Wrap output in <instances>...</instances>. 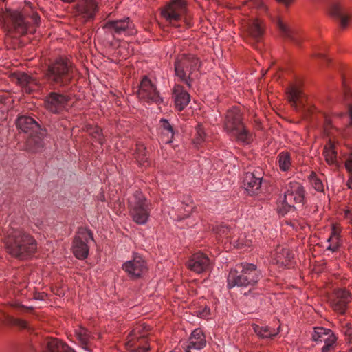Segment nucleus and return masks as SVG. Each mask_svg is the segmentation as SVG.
Instances as JSON below:
<instances>
[{
	"mask_svg": "<svg viewBox=\"0 0 352 352\" xmlns=\"http://www.w3.org/2000/svg\"><path fill=\"white\" fill-rule=\"evenodd\" d=\"M122 270L131 278H140L147 271V265L144 259L139 254L133 255L131 260L122 264Z\"/></svg>",
	"mask_w": 352,
	"mask_h": 352,
	"instance_id": "nucleus-11",
	"label": "nucleus"
},
{
	"mask_svg": "<svg viewBox=\"0 0 352 352\" xmlns=\"http://www.w3.org/2000/svg\"><path fill=\"white\" fill-rule=\"evenodd\" d=\"M329 13L333 17L339 21L340 25L342 28H345L348 25L349 18L342 13L341 8L338 4L333 3L331 6Z\"/></svg>",
	"mask_w": 352,
	"mask_h": 352,
	"instance_id": "nucleus-28",
	"label": "nucleus"
},
{
	"mask_svg": "<svg viewBox=\"0 0 352 352\" xmlns=\"http://www.w3.org/2000/svg\"><path fill=\"white\" fill-rule=\"evenodd\" d=\"M347 186L349 188L352 189V174L350 175L347 182Z\"/></svg>",
	"mask_w": 352,
	"mask_h": 352,
	"instance_id": "nucleus-49",
	"label": "nucleus"
},
{
	"mask_svg": "<svg viewBox=\"0 0 352 352\" xmlns=\"http://www.w3.org/2000/svg\"><path fill=\"white\" fill-rule=\"evenodd\" d=\"M210 264L208 256L199 252L192 256L187 263V266L191 271L201 274L209 268Z\"/></svg>",
	"mask_w": 352,
	"mask_h": 352,
	"instance_id": "nucleus-16",
	"label": "nucleus"
},
{
	"mask_svg": "<svg viewBox=\"0 0 352 352\" xmlns=\"http://www.w3.org/2000/svg\"><path fill=\"white\" fill-rule=\"evenodd\" d=\"M137 158H138V160L140 161V162H144V159L141 158L140 155H138Z\"/></svg>",
	"mask_w": 352,
	"mask_h": 352,
	"instance_id": "nucleus-54",
	"label": "nucleus"
},
{
	"mask_svg": "<svg viewBox=\"0 0 352 352\" xmlns=\"http://www.w3.org/2000/svg\"><path fill=\"white\" fill-rule=\"evenodd\" d=\"M36 250V241L30 236L23 233V254L25 252L27 256H30Z\"/></svg>",
	"mask_w": 352,
	"mask_h": 352,
	"instance_id": "nucleus-36",
	"label": "nucleus"
},
{
	"mask_svg": "<svg viewBox=\"0 0 352 352\" xmlns=\"http://www.w3.org/2000/svg\"><path fill=\"white\" fill-rule=\"evenodd\" d=\"M312 338L315 342L324 344L322 352H328L336 341V337L331 330L320 327L315 328Z\"/></svg>",
	"mask_w": 352,
	"mask_h": 352,
	"instance_id": "nucleus-15",
	"label": "nucleus"
},
{
	"mask_svg": "<svg viewBox=\"0 0 352 352\" xmlns=\"http://www.w3.org/2000/svg\"><path fill=\"white\" fill-rule=\"evenodd\" d=\"M149 329V326L144 324L139 325L134 329L129 336L126 343V348L132 351H148L149 347L144 345L142 341L144 340L146 332Z\"/></svg>",
	"mask_w": 352,
	"mask_h": 352,
	"instance_id": "nucleus-9",
	"label": "nucleus"
},
{
	"mask_svg": "<svg viewBox=\"0 0 352 352\" xmlns=\"http://www.w3.org/2000/svg\"><path fill=\"white\" fill-rule=\"evenodd\" d=\"M23 133L26 135L27 146L32 152H39L44 146L45 132L31 117L23 116Z\"/></svg>",
	"mask_w": 352,
	"mask_h": 352,
	"instance_id": "nucleus-4",
	"label": "nucleus"
},
{
	"mask_svg": "<svg viewBox=\"0 0 352 352\" xmlns=\"http://www.w3.org/2000/svg\"><path fill=\"white\" fill-rule=\"evenodd\" d=\"M186 12V2L184 0H173L162 11V16L171 24L178 21L181 16Z\"/></svg>",
	"mask_w": 352,
	"mask_h": 352,
	"instance_id": "nucleus-13",
	"label": "nucleus"
},
{
	"mask_svg": "<svg viewBox=\"0 0 352 352\" xmlns=\"http://www.w3.org/2000/svg\"><path fill=\"white\" fill-rule=\"evenodd\" d=\"M96 133V135L94 136L96 138H98V141L100 142V143H101V139H100V133H101V131L100 129L97 128L95 131Z\"/></svg>",
	"mask_w": 352,
	"mask_h": 352,
	"instance_id": "nucleus-47",
	"label": "nucleus"
},
{
	"mask_svg": "<svg viewBox=\"0 0 352 352\" xmlns=\"http://www.w3.org/2000/svg\"><path fill=\"white\" fill-rule=\"evenodd\" d=\"M28 16L32 19V21L34 23H38L40 19V16L38 13L32 10V6L30 2L23 1V16ZM25 21H23V25Z\"/></svg>",
	"mask_w": 352,
	"mask_h": 352,
	"instance_id": "nucleus-39",
	"label": "nucleus"
},
{
	"mask_svg": "<svg viewBox=\"0 0 352 352\" xmlns=\"http://www.w3.org/2000/svg\"><path fill=\"white\" fill-rule=\"evenodd\" d=\"M104 29L112 34H123L125 36L133 35L136 33L134 24L129 17L109 21L104 26Z\"/></svg>",
	"mask_w": 352,
	"mask_h": 352,
	"instance_id": "nucleus-10",
	"label": "nucleus"
},
{
	"mask_svg": "<svg viewBox=\"0 0 352 352\" xmlns=\"http://www.w3.org/2000/svg\"><path fill=\"white\" fill-rule=\"evenodd\" d=\"M10 21L15 32L10 31V36L19 37L22 34V16L20 11H12L9 13Z\"/></svg>",
	"mask_w": 352,
	"mask_h": 352,
	"instance_id": "nucleus-24",
	"label": "nucleus"
},
{
	"mask_svg": "<svg viewBox=\"0 0 352 352\" xmlns=\"http://www.w3.org/2000/svg\"><path fill=\"white\" fill-rule=\"evenodd\" d=\"M196 138L194 140V143L197 145L201 144L205 140V131L202 125H198L196 129Z\"/></svg>",
	"mask_w": 352,
	"mask_h": 352,
	"instance_id": "nucleus-43",
	"label": "nucleus"
},
{
	"mask_svg": "<svg viewBox=\"0 0 352 352\" xmlns=\"http://www.w3.org/2000/svg\"><path fill=\"white\" fill-rule=\"evenodd\" d=\"M97 0H85L80 7V14L87 19H91L96 11Z\"/></svg>",
	"mask_w": 352,
	"mask_h": 352,
	"instance_id": "nucleus-26",
	"label": "nucleus"
},
{
	"mask_svg": "<svg viewBox=\"0 0 352 352\" xmlns=\"http://www.w3.org/2000/svg\"><path fill=\"white\" fill-rule=\"evenodd\" d=\"M323 155L329 164H334L336 163L335 145L331 140H329L328 144L324 146Z\"/></svg>",
	"mask_w": 352,
	"mask_h": 352,
	"instance_id": "nucleus-33",
	"label": "nucleus"
},
{
	"mask_svg": "<svg viewBox=\"0 0 352 352\" xmlns=\"http://www.w3.org/2000/svg\"><path fill=\"white\" fill-rule=\"evenodd\" d=\"M139 149H140H140L144 150V147H143V146H140V147L139 148Z\"/></svg>",
	"mask_w": 352,
	"mask_h": 352,
	"instance_id": "nucleus-59",
	"label": "nucleus"
},
{
	"mask_svg": "<svg viewBox=\"0 0 352 352\" xmlns=\"http://www.w3.org/2000/svg\"><path fill=\"white\" fill-rule=\"evenodd\" d=\"M12 324H15V325H19L20 324V320H18V319H13L12 321Z\"/></svg>",
	"mask_w": 352,
	"mask_h": 352,
	"instance_id": "nucleus-52",
	"label": "nucleus"
},
{
	"mask_svg": "<svg viewBox=\"0 0 352 352\" xmlns=\"http://www.w3.org/2000/svg\"><path fill=\"white\" fill-rule=\"evenodd\" d=\"M278 1L280 3L285 4V5H288L292 1V0H278Z\"/></svg>",
	"mask_w": 352,
	"mask_h": 352,
	"instance_id": "nucleus-51",
	"label": "nucleus"
},
{
	"mask_svg": "<svg viewBox=\"0 0 352 352\" xmlns=\"http://www.w3.org/2000/svg\"><path fill=\"white\" fill-rule=\"evenodd\" d=\"M94 240L90 230L80 229L74 238L72 245V252L78 259H85L89 252V243Z\"/></svg>",
	"mask_w": 352,
	"mask_h": 352,
	"instance_id": "nucleus-7",
	"label": "nucleus"
},
{
	"mask_svg": "<svg viewBox=\"0 0 352 352\" xmlns=\"http://www.w3.org/2000/svg\"><path fill=\"white\" fill-rule=\"evenodd\" d=\"M248 34L255 40H258L263 35V28L261 22L257 19H252L245 27Z\"/></svg>",
	"mask_w": 352,
	"mask_h": 352,
	"instance_id": "nucleus-22",
	"label": "nucleus"
},
{
	"mask_svg": "<svg viewBox=\"0 0 352 352\" xmlns=\"http://www.w3.org/2000/svg\"><path fill=\"white\" fill-rule=\"evenodd\" d=\"M36 298L38 299V298ZM39 300H44L43 296H42L41 298H39Z\"/></svg>",
	"mask_w": 352,
	"mask_h": 352,
	"instance_id": "nucleus-57",
	"label": "nucleus"
},
{
	"mask_svg": "<svg viewBox=\"0 0 352 352\" xmlns=\"http://www.w3.org/2000/svg\"><path fill=\"white\" fill-rule=\"evenodd\" d=\"M193 208L194 206L192 203H181L177 206L176 210L173 208L171 211H168V213L176 221V226L182 229L194 225L195 220L191 217Z\"/></svg>",
	"mask_w": 352,
	"mask_h": 352,
	"instance_id": "nucleus-8",
	"label": "nucleus"
},
{
	"mask_svg": "<svg viewBox=\"0 0 352 352\" xmlns=\"http://www.w3.org/2000/svg\"><path fill=\"white\" fill-rule=\"evenodd\" d=\"M305 198L302 186L296 182H289L285 187L283 197L278 201L277 210L281 215H285L295 204H302Z\"/></svg>",
	"mask_w": 352,
	"mask_h": 352,
	"instance_id": "nucleus-3",
	"label": "nucleus"
},
{
	"mask_svg": "<svg viewBox=\"0 0 352 352\" xmlns=\"http://www.w3.org/2000/svg\"><path fill=\"white\" fill-rule=\"evenodd\" d=\"M239 268H241L240 274L236 270H231L228 274L227 282L228 288L234 287H248L255 285L260 279L261 272L257 267L252 263H242Z\"/></svg>",
	"mask_w": 352,
	"mask_h": 352,
	"instance_id": "nucleus-1",
	"label": "nucleus"
},
{
	"mask_svg": "<svg viewBox=\"0 0 352 352\" xmlns=\"http://www.w3.org/2000/svg\"><path fill=\"white\" fill-rule=\"evenodd\" d=\"M277 163L282 171H287L292 166V158L289 153L280 152L277 157Z\"/></svg>",
	"mask_w": 352,
	"mask_h": 352,
	"instance_id": "nucleus-32",
	"label": "nucleus"
},
{
	"mask_svg": "<svg viewBox=\"0 0 352 352\" xmlns=\"http://www.w3.org/2000/svg\"><path fill=\"white\" fill-rule=\"evenodd\" d=\"M350 300L351 296L349 293L346 290L340 289L338 291L336 298L331 302L332 307L335 311L340 314H344Z\"/></svg>",
	"mask_w": 352,
	"mask_h": 352,
	"instance_id": "nucleus-19",
	"label": "nucleus"
},
{
	"mask_svg": "<svg viewBox=\"0 0 352 352\" xmlns=\"http://www.w3.org/2000/svg\"><path fill=\"white\" fill-rule=\"evenodd\" d=\"M347 116L349 117L350 124L352 125V105H348Z\"/></svg>",
	"mask_w": 352,
	"mask_h": 352,
	"instance_id": "nucleus-46",
	"label": "nucleus"
},
{
	"mask_svg": "<svg viewBox=\"0 0 352 352\" xmlns=\"http://www.w3.org/2000/svg\"><path fill=\"white\" fill-rule=\"evenodd\" d=\"M69 98L62 94L52 93L47 98V109L57 113L64 109L69 105Z\"/></svg>",
	"mask_w": 352,
	"mask_h": 352,
	"instance_id": "nucleus-17",
	"label": "nucleus"
},
{
	"mask_svg": "<svg viewBox=\"0 0 352 352\" xmlns=\"http://www.w3.org/2000/svg\"><path fill=\"white\" fill-rule=\"evenodd\" d=\"M315 56H316L318 58L329 60V58L327 57H326L324 54H322V53H318V54H316Z\"/></svg>",
	"mask_w": 352,
	"mask_h": 352,
	"instance_id": "nucleus-48",
	"label": "nucleus"
},
{
	"mask_svg": "<svg viewBox=\"0 0 352 352\" xmlns=\"http://www.w3.org/2000/svg\"><path fill=\"white\" fill-rule=\"evenodd\" d=\"M23 329L25 328V322L23 321Z\"/></svg>",
	"mask_w": 352,
	"mask_h": 352,
	"instance_id": "nucleus-58",
	"label": "nucleus"
},
{
	"mask_svg": "<svg viewBox=\"0 0 352 352\" xmlns=\"http://www.w3.org/2000/svg\"><path fill=\"white\" fill-rule=\"evenodd\" d=\"M199 67V60L193 55H184L178 58L175 64L176 75L188 86L190 85V79L193 78L191 76Z\"/></svg>",
	"mask_w": 352,
	"mask_h": 352,
	"instance_id": "nucleus-6",
	"label": "nucleus"
},
{
	"mask_svg": "<svg viewBox=\"0 0 352 352\" xmlns=\"http://www.w3.org/2000/svg\"><path fill=\"white\" fill-rule=\"evenodd\" d=\"M8 252L15 257H20L22 254V248L20 239H16L14 236H9L6 241Z\"/></svg>",
	"mask_w": 352,
	"mask_h": 352,
	"instance_id": "nucleus-27",
	"label": "nucleus"
},
{
	"mask_svg": "<svg viewBox=\"0 0 352 352\" xmlns=\"http://www.w3.org/2000/svg\"><path fill=\"white\" fill-rule=\"evenodd\" d=\"M117 53L124 58H126L128 56L133 54V50L130 48V44L123 43L121 45L119 46Z\"/></svg>",
	"mask_w": 352,
	"mask_h": 352,
	"instance_id": "nucleus-42",
	"label": "nucleus"
},
{
	"mask_svg": "<svg viewBox=\"0 0 352 352\" xmlns=\"http://www.w3.org/2000/svg\"><path fill=\"white\" fill-rule=\"evenodd\" d=\"M349 214H350V212L349 210L346 211V212H345L346 217H348Z\"/></svg>",
	"mask_w": 352,
	"mask_h": 352,
	"instance_id": "nucleus-56",
	"label": "nucleus"
},
{
	"mask_svg": "<svg viewBox=\"0 0 352 352\" xmlns=\"http://www.w3.org/2000/svg\"><path fill=\"white\" fill-rule=\"evenodd\" d=\"M224 127L228 133L236 136L243 144H248L252 140V135L243 126L241 114L237 107H233L227 112Z\"/></svg>",
	"mask_w": 352,
	"mask_h": 352,
	"instance_id": "nucleus-2",
	"label": "nucleus"
},
{
	"mask_svg": "<svg viewBox=\"0 0 352 352\" xmlns=\"http://www.w3.org/2000/svg\"><path fill=\"white\" fill-rule=\"evenodd\" d=\"M21 116H18V118L16 121V125L19 129H21Z\"/></svg>",
	"mask_w": 352,
	"mask_h": 352,
	"instance_id": "nucleus-50",
	"label": "nucleus"
},
{
	"mask_svg": "<svg viewBox=\"0 0 352 352\" xmlns=\"http://www.w3.org/2000/svg\"><path fill=\"white\" fill-rule=\"evenodd\" d=\"M200 317L207 318L210 316V309L208 307H204L201 311L199 312Z\"/></svg>",
	"mask_w": 352,
	"mask_h": 352,
	"instance_id": "nucleus-44",
	"label": "nucleus"
},
{
	"mask_svg": "<svg viewBox=\"0 0 352 352\" xmlns=\"http://www.w3.org/2000/svg\"><path fill=\"white\" fill-rule=\"evenodd\" d=\"M310 184L311 186L318 192H322L324 188V185L322 180L318 178L315 174L312 173L309 177Z\"/></svg>",
	"mask_w": 352,
	"mask_h": 352,
	"instance_id": "nucleus-41",
	"label": "nucleus"
},
{
	"mask_svg": "<svg viewBox=\"0 0 352 352\" xmlns=\"http://www.w3.org/2000/svg\"><path fill=\"white\" fill-rule=\"evenodd\" d=\"M228 230V228H223V230H222V232L224 234V233H226V230Z\"/></svg>",
	"mask_w": 352,
	"mask_h": 352,
	"instance_id": "nucleus-55",
	"label": "nucleus"
},
{
	"mask_svg": "<svg viewBox=\"0 0 352 352\" xmlns=\"http://www.w3.org/2000/svg\"><path fill=\"white\" fill-rule=\"evenodd\" d=\"M345 168L347 170V171L350 173V175L352 174V160H348L345 162Z\"/></svg>",
	"mask_w": 352,
	"mask_h": 352,
	"instance_id": "nucleus-45",
	"label": "nucleus"
},
{
	"mask_svg": "<svg viewBox=\"0 0 352 352\" xmlns=\"http://www.w3.org/2000/svg\"><path fill=\"white\" fill-rule=\"evenodd\" d=\"M262 177L253 173H246L244 175L243 184L245 190L250 194L256 193L261 188Z\"/></svg>",
	"mask_w": 352,
	"mask_h": 352,
	"instance_id": "nucleus-18",
	"label": "nucleus"
},
{
	"mask_svg": "<svg viewBox=\"0 0 352 352\" xmlns=\"http://www.w3.org/2000/svg\"><path fill=\"white\" fill-rule=\"evenodd\" d=\"M188 348L200 350L206 345V337L201 329H195L191 333L188 340L186 342Z\"/></svg>",
	"mask_w": 352,
	"mask_h": 352,
	"instance_id": "nucleus-21",
	"label": "nucleus"
},
{
	"mask_svg": "<svg viewBox=\"0 0 352 352\" xmlns=\"http://www.w3.org/2000/svg\"><path fill=\"white\" fill-rule=\"evenodd\" d=\"M76 336L82 346V349L85 351H90L88 344L90 343L92 336L90 335L87 329L84 327H79L76 330Z\"/></svg>",
	"mask_w": 352,
	"mask_h": 352,
	"instance_id": "nucleus-30",
	"label": "nucleus"
},
{
	"mask_svg": "<svg viewBox=\"0 0 352 352\" xmlns=\"http://www.w3.org/2000/svg\"><path fill=\"white\" fill-rule=\"evenodd\" d=\"M46 346L50 352H74L67 344L56 338L47 340Z\"/></svg>",
	"mask_w": 352,
	"mask_h": 352,
	"instance_id": "nucleus-25",
	"label": "nucleus"
},
{
	"mask_svg": "<svg viewBox=\"0 0 352 352\" xmlns=\"http://www.w3.org/2000/svg\"><path fill=\"white\" fill-rule=\"evenodd\" d=\"M23 92L30 93L36 85L35 80L23 73Z\"/></svg>",
	"mask_w": 352,
	"mask_h": 352,
	"instance_id": "nucleus-40",
	"label": "nucleus"
},
{
	"mask_svg": "<svg viewBox=\"0 0 352 352\" xmlns=\"http://www.w3.org/2000/svg\"><path fill=\"white\" fill-rule=\"evenodd\" d=\"M302 96L303 94L300 89L296 86L291 87L288 91L289 101L294 104H296L298 102L301 103Z\"/></svg>",
	"mask_w": 352,
	"mask_h": 352,
	"instance_id": "nucleus-38",
	"label": "nucleus"
},
{
	"mask_svg": "<svg viewBox=\"0 0 352 352\" xmlns=\"http://www.w3.org/2000/svg\"><path fill=\"white\" fill-rule=\"evenodd\" d=\"M138 95L140 99L147 102L157 103L162 101L155 86L146 76L144 77L141 81Z\"/></svg>",
	"mask_w": 352,
	"mask_h": 352,
	"instance_id": "nucleus-14",
	"label": "nucleus"
},
{
	"mask_svg": "<svg viewBox=\"0 0 352 352\" xmlns=\"http://www.w3.org/2000/svg\"><path fill=\"white\" fill-rule=\"evenodd\" d=\"M340 230L335 226L332 228V232L331 236L327 239V241L330 243L327 247V249L332 251H336L340 245V238H339Z\"/></svg>",
	"mask_w": 352,
	"mask_h": 352,
	"instance_id": "nucleus-37",
	"label": "nucleus"
},
{
	"mask_svg": "<svg viewBox=\"0 0 352 352\" xmlns=\"http://www.w3.org/2000/svg\"><path fill=\"white\" fill-rule=\"evenodd\" d=\"M292 258V254L287 248H279L274 254V262L280 266H287Z\"/></svg>",
	"mask_w": 352,
	"mask_h": 352,
	"instance_id": "nucleus-23",
	"label": "nucleus"
},
{
	"mask_svg": "<svg viewBox=\"0 0 352 352\" xmlns=\"http://www.w3.org/2000/svg\"><path fill=\"white\" fill-rule=\"evenodd\" d=\"M254 332L261 338H268L275 336L278 333L277 330L271 329L268 327L258 326L256 324L253 325Z\"/></svg>",
	"mask_w": 352,
	"mask_h": 352,
	"instance_id": "nucleus-35",
	"label": "nucleus"
},
{
	"mask_svg": "<svg viewBox=\"0 0 352 352\" xmlns=\"http://www.w3.org/2000/svg\"><path fill=\"white\" fill-rule=\"evenodd\" d=\"M173 98L177 110H183L190 102V95L184 88L177 85L173 89Z\"/></svg>",
	"mask_w": 352,
	"mask_h": 352,
	"instance_id": "nucleus-20",
	"label": "nucleus"
},
{
	"mask_svg": "<svg viewBox=\"0 0 352 352\" xmlns=\"http://www.w3.org/2000/svg\"><path fill=\"white\" fill-rule=\"evenodd\" d=\"M276 23L283 36L289 38L294 43L298 44V41L297 38L295 37L293 32L289 29L287 24H285L283 21V20L280 18H277Z\"/></svg>",
	"mask_w": 352,
	"mask_h": 352,
	"instance_id": "nucleus-34",
	"label": "nucleus"
},
{
	"mask_svg": "<svg viewBox=\"0 0 352 352\" xmlns=\"http://www.w3.org/2000/svg\"><path fill=\"white\" fill-rule=\"evenodd\" d=\"M130 213L133 220L138 224L144 225L150 216V204L141 192H135L129 199Z\"/></svg>",
	"mask_w": 352,
	"mask_h": 352,
	"instance_id": "nucleus-5",
	"label": "nucleus"
},
{
	"mask_svg": "<svg viewBox=\"0 0 352 352\" xmlns=\"http://www.w3.org/2000/svg\"><path fill=\"white\" fill-rule=\"evenodd\" d=\"M230 243L235 248H243L250 246L252 243V240L250 238H247L245 233H241L239 236H236L235 234L230 236Z\"/></svg>",
	"mask_w": 352,
	"mask_h": 352,
	"instance_id": "nucleus-31",
	"label": "nucleus"
},
{
	"mask_svg": "<svg viewBox=\"0 0 352 352\" xmlns=\"http://www.w3.org/2000/svg\"><path fill=\"white\" fill-rule=\"evenodd\" d=\"M161 122V133L164 136V139L162 141L165 144H170L173 141V138L174 135L173 129L171 124L168 122V121L166 119H162L160 120Z\"/></svg>",
	"mask_w": 352,
	"mask_h": 352,
	"instance_id": "nucleus-29",
	"label": "nucleus"
},
{
	"mask_svg": "<svg viewBox=\"0 0 352 352\" xmlns=\"http://www.w3.org/2000/svg\"><path fill=\"white\" fill-rule=\"evenodd\" d=\"M47 76L54 82L63 83L70 79V69L67 63L60 58L50 67Z\"/></svg>",
	"mask_w": 352,
	"mask_h": 352,
	"instance_id": "nucleus-12",
	"label": "nucleus"
},
{
	"mask_svg": "<svg viewBox=\"0 0 352 352\" xmlns=\"http://www.w3.org/2000/svg\"><path fill=\"white\" fill-rule=\"evenodd\" d=\"M184 345H185L184 348H185L186 352H190L191 349H194L193 348H188L187 343H185Z\"/></svg>",
	"mask_w": 352,
	"mask_h": 352,
	"instance_id": "nucleus-53",
	"label": "nucleus"
}]
</instances>
